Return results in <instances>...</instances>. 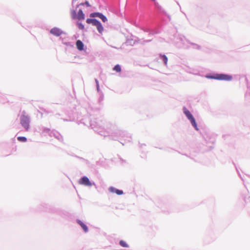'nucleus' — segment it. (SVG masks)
<instances>
[{
	"label": "nucleus",
	"mask_w": 250,
	"mask_h": 250,
	"mask_svg": "<svg viewBox=\"0 0 250 250\" xmlns=\"http://www.w3.org/2000/svg\"><path fill=\"white\" fill-rule=\"evenodd\" d=\"M109 190L110 192L112 193H115L119 195H121L123 194V191L122 190L118 189L113 187H110L109 188Z\"/></svg>",
	"instance_id": "obj_6"
},
{
	"label": "nucleus",
	"mask_w": 250,
	"mask_h": 250,
	"mask_svg": "<svg viewBox=\"0 0 250 250\" xmlns=\"http://www.w3.org/2000/svg\"><path fill=\"white\" fill-rule=\"evenodd\" d=\"M120 245L123 247H125V248H127V247H128V245L126 244V243L123 241V240H121L120 241Z\"/></svg>",
	"instance_id": "obj_14"
},
{
	"label": "nucleus",
	"mask_w": 250,
	"mask_h": 250,
	"mask_svg": "<svg viewBox=\"0 0 250 250\" xmlns=\"http://www.w3.org/2000/svg\"><path fill=\"white\" fill-rule=\"evenodd\" d=\"M77 24V26H78V28L80 29L83 30L84 29V25L81 22H78Z\"/></svg>",
	"instance_id": "obj_15"
},
{
	"label": "nucleus",
	"mask_w": 250,
	"mask_h": 250,
	"mask_svg": "<svg viewBox=\"0 0 250 250\" xmlns=\"http://www.w3.org/2000/svg\"><path fill=\"white\" fill-rule=\"evenodd\" d=\"M113 70L117 72H120L121 71V68L119 64H116L113 68Z\"/></svg>",
	"instance_id": "obj_12"
},
{
	"label": "nucleus",
	"mask_w": 250,
	"mask_h": 250,
	"mask_svg": "<svg viewBox=\"0 0 250 250\" xmlns=\"http://www.w3.org/2000/svg\"><path fill=\"white\" fill-rule=\"evenodd\" d=\"M93 19H87L86 20V22L88 24H92V21H93Z\"/></svg>",
	"instance_id": "obj_19"
},
{
	"label": "nucleus",
	"mask_w": 250,
	"mask_h": 250,
	"mask_svg": "<svg viewBox=\"0 0 250 250\" xmlns=\"http://www.w3.org/2000/svg\"><path fill=\"white\" fill-rule=\"evenodd\" d=\"M96 17L100 18V15H101L102 14L100 13H96Z\"/></svg>",
	"instance_id": "obj_22"
},
{
	"label": "nucleus",
	"mask_w": 250,
	"mask_h": 250,
	"mask_svg": "<svg viewBox=\"0 0 250 250\" xmlns=\"http://www.w3.org/2000/svg\"><path fill=\"white\" fill-rule=\"evenodd\" d=\"M79 184L80 185H84L88 187H91L92 186V183L89 181V179L86 177L83 176L79 181Z\"/></svg>",
	"instance_id": "obj_4"
},
{
	"label": "nucleus",
	"mask_w": 250,
	"mask_h": 250,
	"mask_svg": "<svg viewBox=\"0 0 250 250\" xmlns=\"http://www.w3.org/2000/svg\"><path fill=\"white\" fill-rule=\"evenodd\" d=\"M210 78L216 80H223L226 81H230L232 79L231 76L224 74H216L214 76L210 77Z\"/></svg>",
	"instance_id": "obj_3"
},
{
	"label": "nucleus",
	"mask_w": 250,
	"mask_h": 250,
	"mask_svg": "<svg viewBox=\"0 0 250 250\" xmlns=\"http://www.w3.org/2000/svg\"><path fill=\"white\" fill-rule=\"evenodd\" d=\"M17 140L19 142H26L27 141V139L25 137H18L17 138Z\"/></svg>",
	"instance_id": "obj_13"
},
{
	"label": "nucleus",
	"mask_w": 250,
	"mask_h": 250,
	"mask_svg": "<svg viewBox=\"0 0 250 250\" xmlns=\"http://www.w3.org/2000/svg\"><path fill=\"white\" fill-rule=\"evenodd\" d=\"M71 16L73 19H75L77 18V15L76 14V12L74 10H72L71 11Z\"/></svg>",
	"instance_id": "obj_11"
},
{
	"label": "nucleus",
	"mask_w": 250,
	"mask_h": 250,
	"mask_svg": "<svg viewBox=\"0 0 250 250\" xmlns=\"http://www.w3.org/2000/svg\"><path fill=\"white\" fill-rule=\"evenodd\" d=\"M20 123L26 131L28 130L29 129V118L25 114V112H23L21 117Z\"/></svg>",
	"instance_id": "obj_1"
},
{
	"label": "nucleus",
	"mask_w": 250,
	"mask_h": 250,
	"mask_svg": "<svg viewBox=\"0 0 250 250\" xmlns=\"http://www.w3.org/2000/svg\"><path fill=\"white\" fill-rule=\"evenodd\" d=\"M162 58L163 59V61L164 62L165 64L167 65L168 61L167 58L165 55L162 56Z\"/></svg>",
	"instance_id": "obj_16"
},
{
	"label": "nucleus",
	"mask_w": 250,
	"mask_h": 250,
	"mask_svg": "<svg viewBox=\"0 0 250 250\" xmlns=\"http://www.w3.org/2000/svg\"><path fill=\"white\" fill-rule=\"evenodd\" d=\"M84 4L88 7H89L90 5L89 3V2L87 1H86L85 2H84Z\"/></svg>",
	"instance_id": "obj_21"
},
{
	"label": "nucleus",
	"mask_w": 250,
	"mask_h": 250,
	"mask_svg": "<svg viewBox=\"0 0 250 250\" xmlns=\"http://www.w3.org/2000/svg\"><path fill=\"white\" fill-rule=\"evenodd\" d=\"M83 4H84V3H81L80 4V5H83Z\"/></svg>",
	"instance_id": "obj_23"
},
{
	"label": "nucleus",
	"mask_w": 250,
	"mask_h": 250,
	"mask_svg": "<svg viewBox=\"0 0 250 250\" xmlns=\"http://www.w3.org/2000/svg\"><path fill=\"white\" fill-rule=\"evenodd\" d=\"M90 17H96V13H91L90 14Z\"/></svg>",
	"instance_id": "obj_20"
},
{
	"label": "nucleus",
	"mask_w": 250,
	"mask_h": 250,
	"mask_svg": "<svg viewBox=\"0 0 250 250\" xmlns=\"http://www.w3.org/2000/svg\"><path fill=\"white\" fill-rule=\"evenodd\" d=\"M50 32L56 36H60L63 33V32L60 29L57 27H54L51 29Z\"/></svg>",
	"instance_id": "obj_5"
},
{
	"label": "nucleus",
	"mask_w": 250,
	"mask_h": 250,
	"mask_svg": "<svg viewBox=\"0 0 250 250\" xmlns=\"http://www.w3.org/2000/svg\"><path fill=\"white\" fill-rule=\"evenodd\" d=\"M78 223L81 226L84 231L86 232L88 231V228L87 226L80 220L77 221Z\"/></svg>",
	"instance_id": "obj_9"
},
{
	"label": "nucleus",
	"mask_w": 250,
	"mask_h": 250,
	"mask_svg": "<svg viewBox=\"0 0 250 250\" xmlns=\"http://www.w3.org/2000/svg\"><path fill=\"white\" fill-rule=\"evenodd\" d=\"M96 27L99 32L102 34L104 31V27H103L102 24L99 22Z\"/></svg>",
	"instance_id": "obj_10"
},
{
	"label": "nucleus",
	"mask_w": 250,
	"mask_h": 250,
	"mask_svg": "<svg viewBox=\"0 0 250 250\" xmlns=\"http://www.w3.org/2000/svg\"><path fill=\"white\" fill-rule=\"evenodd\" d=\"M76 45L77 48L79 50L82 51L83 49V44L81 41L78 40L76 42Z\"/></svg>",
	"instance_id": "obj_7"
},
{
	"label": "nucleus",
	"mask_w": 250,
	"mask_h": 250,
	"mask_svg": "<svg viewBox=\"0 0 250 250\" xmlns=\"http://www.w3.org/2000/svg\"><path fill=\"white\" fill-rule=\"evenodd\" d=\"M93 21H92V24L95 26H96L98 24V23L100 22V21H99L98 20H97L96 19H93Z\"/></svg>",
	"instance_id": "obj_17"
},
{
	"label": "nucleus",
	"mask_w": 250,
	"mask_h": 250,
	"mask_svg": "<svg viewBox=\"0 0 250 250\" xmlns=\"http://www.w3.org/2000/svg\"><path fill=\"white\" fill-rule=\"evenodd\" d=\"M184 113L188 118L189 120H190L192 125L195 127V128L198 130V128L197 127V125L195 121V119L190 113V111L187 109L186 107L184 108Z\"/></svg>",
	"instance_id": "obj_2"
},
{
	"label": "nucleus",
	"mask_w": 250,
	"mask_h": 250,
	"mask_svg": "<svg viewBox=\"0 0 250 250\" xmlns=\"http://www.w3.org/2000/svg\"><path fill=\"white\" fill-rule=\"evenodd\" d=\"M100 18L102 20L103 22H105L107 21V18L103 14L100 15Z\"/></svg>",
	"instance_id": "obj_18"
},
{
	"label": "nucleus",
	"mask_w": 250,
	"mask_h": 250,
	"mask_svg": "<svg viewBox=\"0 0 250 250\" xmlns=\"http://www.w3.org/2000/svg\"><path fill=\"white\" fill-rule=\"evenodd\" d=\"M84 14H83L82 10L80 9L78 12L77 19L79 20L84 19Z\"/></svg>",
	"instance_id": "obj_8"
}]
</instances>
